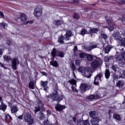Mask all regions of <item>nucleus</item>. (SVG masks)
<instances>
[{
  "mask_svg": "<svg viewBox=\"0 0 125 125\" xmlns=\"http://www.w3.org/2000/svg\"><path fill=\"white\" fill-rule=\"evenodd\" d=\"M112 37L116 40L118 43H120V45H118L116 49L117 55L116 57L117 61H121V60H124L125 61V52L123 47H125V39L121 37V34H120L119 31L114 32Z\"/></svg>",
  "mask_w": 125,
  "mask_h": 125,
  "instance_id": "nucleus-1",
  "label": "nucleus"
},
{
  "mask_svg": "<svg viewBox=\"0 0 125 125\" xmlns=\"http://www.w3.org/2000/svg\"><path fill=\"white\" fill-rule=\"evenodd\" d=\"M3 58L5 61H12V69H13V70H17V65L20 63L17 58L12 59L11 57H10L9 56L4 55L3 56Z\"/></svg>",
  "mask_w": 125,
  "mask_h": 125,
  "instance_id": "nucleus-2",
  "label": "nucleus"
},
{
  "mask_svg": "<svg viewBox=\"0 0 125 125\" xmlns=\"http://www.w3.org/2000/svg\"><path fill=\"white\" fill-rule=\"evenodd\" d=\"M46 98H51V99L53 100L54 101L60 102V101L64 98V96L62 95H58L57 91L55 90L51 94L47 96Z\"/></svg>",
  "mask_w": 125,
  "mask_h": 125,
  "instance_id": "nucleus-3",
  "label": "nucleus"
},
{
  "mask_svg": "<svg viewBox=\"0 0 125 125\" xmlns=\"http://www.w3.org/2000/svg\"><path fill=\"white\" fill-rule=\"evenodd\" d=\"M89 116L92 118L90 121L92 125H99L98 123L100 121V119L99 117H95V116H96V111H91L89 113Z\"/></svg>",
  "mask_w": 125,
  "mask_h": 125,
  "instance_id": "nucleus-4",
  "label": "nucleus"
},
{
  "mask_svg": "<svg viewBox=\"0 0 125 125\" xmlns=\"http://www.w3.org/2000/svg\"><path fill=\"white\" fill-rule=\"evenodd\" d=\"M95 58V61H93L91 64V66L93 69H97L103 63L102 60L100 58L94 57Z\"/></svg>",
  "mask_w": 125,
  "mask_h": 125,
  "instance_id": "nucleus-5",
  "label": "nucleus"
},
{
  "mask_svg": "<svg viewBox=\"0 0 125 125\" xmlns=\"http://www.w3.org/2000/svg\"><path fill=\"white\" fill-rule=\"evenodd\" d=\"M78 71L79 72V73H81L83 76V77H85L88 79H90V78L91 77V76H92V74H90L89 76H87L88 72L85 70V67L83 66H80L78 69Z\"/></svg>",
  "mask_w": 125,
  "mask_h": 125,
  "instance_id": "nucleus-6",
  "label": "nucleus"
},
{
  "mask_svg": "<svg viewBox=\"0 0 125 125\" xmlns=\"http://www.w3.org/2000/svg\"><path fill=\"white\" fill-rule=\"evenodd\" d=\"M24 118L25 122H26L28 125H33L34 124V119L32 118L30 113L25 114Z\"/></svg>",
  "mask_w": 125,
  "mask_h": 125,
  "instance_id": "nucleus-7",
  "label": "nucleus"
},
{
  "mask_svg": "<svg viewBox=\"0 0 125 125\" xmlns=\"http://www.w3.org/2000/svg\"><path fill=\"white\" fill-rule=\"evenodd\" d=\"M52 56L53 57V59H54V57L55 56H59V57H64V54H63V52H61L59 51H56V49L55 48H54L52 50V51L51 52Z\"/></svg>",
  "mask_w": 125,
  "mask_h": 125,
  "instance_id": "nucleus-8",
  "label": "nucleus"
},
{
  "mask_svg": "<svg viewBox=\"0 0 125 125\" xmlns=\"http://www.w3.org/2000/svg\"><path fill=\"white\" fill-rule=\"evenodd\" d=\"M21 20L22 22L24 23V24H32L33 21H27V16L25 15L24 13H21Z\"/></svg>",
  "mask_w": 125,
  "mask_h": 125,
  "instance_id": "nucleus-9",
  "label": "nucleus"
},
{
  "mask_svg": "<svg viewBox=\"0 0 125 125\" xmlns=\"http://www.w3.org/2000/svg\"><path fill=\"white\" fill-rule=\"evenodd\" d=\"M103 76V75L101 73H99L97 75L96 77L95 78V80L94 82V84L97 85L99 83V82L101 81V78Z\"/></svg>",
  "mask_w": 125,
  "mask_h": 125,
  "instance_id": "nucleus-10",
  "label": "nucleus"
},
{
  "mask_svg": "<svg viewBox=\"0 0 125 125\" xmlns=\"http://www.w3.org/2000/svg\"><path fill=\"white\" fill-rule=\"evenodd\" d=\"M34 14L35 17H40V16H42V9H40L39 8H36L35 9V12Z\"/></svg>",
  "mask_w": 125,
  "mask_h": 125,
  "instance_id": "nucleus-11",
  "label": "nucleus"
},
{
  "mask_svg": "<svg viewBox=\"0 0 125 125\" xmlns=\"http://www.w3.org/2000/svg\"><path fill=\"white\" fill-rule=\"evenodd\" d=\"M38 104L39 105L38 106H36L35 108V114H37L38 112H40V110L41 109V108H43V104H42V101H39L38 102Z\"/></svg>",
  "mask_w": 125,
  "mask_h": 125,
  "instance_id": "nucleus-12",
  "label": "nucleus"
},
{
  "mask_svg": "<svg viewBox=\"0 0 125 125\" xmlns=\"http://www.w3.org/2000/svg\"><path fill=\"white\" fill-rule=\"evenodd\" d=\"M80 89L83 92H85L87 89H88V85L85 83H82L80 85Z\"/></svg>",
  "mask_w": 125,
  "mask_h": 125,
  "instance_id": "nucleus-13",
  "label": "nucleus"
},
{
  "mask_svg": "<svg viewBox=\"0 0 125 125\" xmlns=\"http://www.w3.org/2000/svg\"><path fill=\"white\" fill-rule=\"evenodd\" d=\"M48 82L47 81H41V86H42L44 88V90L47 92L48 90V87L47 86V85Z\"/></svg>",
  "mask_w": 125,
  "mask_h": 125,
  "instance_id": "nucleus-14",
  "label": "nucleus"
},
{
  "mask_svg": "<svg viewBox=\"0 0 125 125\" xmlns=\"http://www.w3.org/2000/svg\"><path fill=\"white\" fill-rule=\"evenodd\" d=\"M105 19L106 20V23L109 25V26H113V27L116 26V24H115V22H113L112 19H108V17L107 16L105 17Z\"/></svg>",
  "mask_w": 125,
  "mask_h": 125,
  "instance_id": "nucleus-15",
  "label": "nucleus"
},
{
  "mask_svg": "<svg viewBox=\"0 0 125 125\" xmlns=\"http://www.w3.org/2000/svg\"><path fill=\"white\" fill-rule=\"evenodd\" d=\"M66 106L65 105H62L59 104H57L55 106V109L56 111H63L64 109H65Z\"/></svg>",
  "mask_w": 125,
  "mask_h": 125,
  "instance_id": "nucleus-16",
  "label": "nucleus"
},
{
  "mask_svg": "<svg viewBox=\"0 0 125 125\" xmlns=\"http://www.w3.org/2000/svg\"><path fill=\"white\" fill-rule=\"evenodd\" d=\"M87 30L89 31V34L90 35H92V34H96L99 31L98 29L97 28H91L90 27H87Z\"/></svg>",
  "mask_w": 125,
  "mask_h": 125,
  "instance_id": "nucleus-17",
  "label": "nucleus"
},
{
  "mask_svg": "<svg viewBox=\"0 0 125 125\" xmlns=\"http://www.w3.org/2000/svg\"><path fill=\"white\" fill-rule=\"evenodd\" d=\"M11 111L12 114H14L15 113H17V112L19 111V108H18V106H17L16 105H12L11 107Z\"/></svg>",
  "mask_w": 125,
  "mask_h": 125,
  "instance_id": "nucleus-18",
  "label": "nucleus"
},
{
  "mask_svg": "<svg viewBox=\"0 0 125 125\" xmlns=\"http://www.w3.org/2000/svg\"><path fill=\"white\" fill-rule=\"evenodd\" d=\"M96 47H97V45L94 44L91 46H85L84 49H85L86 51H89L92 49H94V48H96Z\"/></svg>",
  "mask_w": 125,
  "mask_h": 125,
  "instance_id": "nucleus-19",
  "label": "nucleus"
},
{
  "mask_svg": "<svg viewBox=\"0 0 125 125\" xmlns=\"http://www.w3.org/2000/svg\"><path fill=\"white\" fill-rule=\"evenodd\" d=\"M77 125H89V123L88 121L78 120Z\"/></svg>",
  "mask_w": 125,
  "mask_h": 125,
  "instance_id": "nucleus-20",
  "label": "nucleus"
},
{
  "mask_svg": "<svg viewBox=\"0 0 125 125\" xmlns=\"http://www.w3.org/2000/svg\"><path fill=\"white\" fill-rule=\"evenodd\" d=\"M99 98H100V95L99 94H96L95 95H91L89 96L88 99H89V100H92V99H99Z\"/></svg>",
  "mask_w": 125,
  "mask_h": 125,
  "instance_id": "nucleus-21",
  "label": "nucleus"
},
{
  "mask_svg": "<svg viewBox=\"0 0 125 125\" xmlns=\"http://www.w3.org/2000/svg\"><path fill=\"white\" fill-rule=\"evenodd\" d=\"M70 37H72V32L70 30L66 32V34H65V41H69L70 40L69 38Z\"/></svg>",
  "mask_w": 125,
  "mask_h": 125,
  "instance_id": "nucleus-22",
  "label": "nucleus"
},
{
  "mask_svg": "<svg viewBox=\"0 0 125 125\" xmlns=\"http://www.w3.org/2000/svg\"><path fill=\"white\" fill-rule=\"evenodd\" d=\"M53 60H54V59H53V58L52 59V61H51L50 62V64L53 67H55L56 68H57V67H58L59 66L58 63L57 62H56V61H53Z\"/></svg>",
  "mask_w": 125,
  "mask_h": 125,
  "instance_id": "nucleus-23",
  "label": "nucleus"
},
{
  "mask_svg": "<svg viewBox=\"0 0 125 125\" xmlns=\"http://www.w3.org/2000/svg\"><path fill=\"white\" fill-rule=\"evenodd\" d=\"M71 69L72 70V74L74 78L75 79H77V77H76V74H75V70H76V66H75V64L74 63H71Z\"/></svg>",
  "mask_w": 125,
  "mask_h": 125,
  "instance_id": "nucleus-24",
  "label": "nucleus"
},
{
  "mask_svg": "<svg viewBox=\"0 0 125 125\" xmlns=\"http://www.w3.org/2000/svg\"><path fill=\"white\" fill-rule=\"evenodd\" d=\"M111 48H113V46L112 45H108L106 46L104 50L105 53H107V54L109 53Z\"/></svg>",
  "mask_w": 125,
  "mask_h": 125,
  "instance_id": "nucleus-25",
  "label": "nucleus"
},
{
  "mask_svg": "<svg viewBox=\"0 0 125 125\" xmlns=\"http://www.w3.org/2000/svg\"><path fill=\"white\" fill-rule=\"evenodd\" d=\"M6 108H7V106L4 104L3 103H1V105H0V110H2L4 112L6 110Z\"/></svg>",
  "mask_w": 125,
  "mask_h": 125,
  "instance_id": "nucleus-26",
  "label": "nucleus"
},
{
  "mask_svg": "<svg viewBox=\"0 0 125 125\" xmlns=\"http://www.w3.org/2000/svg\"><path fill=\"white\" fill-rule=\"evenodd\" d=\"M124 82L123 81H118L116 83L117 87H123L124 86Z\"/></svg>",
  "mask_w": 125,
  "mask_h": 125,
  "instance_id": "nucleus-27",
  "label": "nucleus"
},
{
  "mask_svg": "<svg viewBox=\"0 0 125 125\" xmlns=\"http://www.w3.org/2000/svg\"><path fill=\"white\" fill-rule=\"evenodd\" d=\"M86 34H89V30L87 29V28L86 29H83L81 31V35L83 36L84 35H85Z\"/></svg>",
  "mask_w": 125,
  "mask_h": 125,
  "instance_id": "nucleus-28",
  "label": "nucleus"
},
{
  "mask_svg": "<svg viewBox=\"0 0 125 125\" xmlns=\"http://www.w3.org/2000/svg\"><path fill=\"white\" fill-rule=\"evenodd\" d=\"M110 71H109V69H106L105 70V77L106 79H109L110 78Z\"/></svg>",
  "mask_w": 125,
  "mask_h": 125,
  "instance_id": "nucleus-29",
  "label": "nucleus"
},
{
  "mask_svg": "<svg viewBox=\"0 0 125 125\" xmlns=\"http://www.w3.org/2000/svg\"><path fill=\"white\" fill-rule=\"evenodd\" d=\"M58 42L59 43H64L65 42H64V37H63V36L62 35L61 37L59 38L58 39Z\"/></svg>",
  "mask_w": 125,
  "mask_h": 125,
  "instance_id": "nucleus-30",
  "label": "nucleus"
},
{
  "mask_svg": "<svg viewBox=\"0 0 125 125\" xmlns=\"http://www.w3.org/2000/svg\"><path fill=\"white\" fill-rule=\"evenodd\" d=\"M43 125H58V122H56L54 124H51L50 123H49V121L48 120H47L46 121L43 122Z\"/></svg>",
  "mask_w": 125,
  "mask_h": 125,
  "instance_id": "nucleus-31",
  "label": "nucleus"
},
{
  "mask_svg": "<svg viewBox=\"0 0 125 125\" xmlns=\"http://www.w3.org/2000/svg\"><path fill=\"white\" fill-rule=\"evenodd\" d=\"M86 57L88 61H92L94 57L91 55L87 54Z\"/></svg>",
  "mask_w": 125,
  "mask_h": 125,
  "instance_id": "nucleus-32",
  "label": "nucleus"
},
{
  "mask_svg": "<svg viewBox=\"0 0 125 125\" xmlns=\"http://www.w3.org/2000/svg\"><path fill=\"white\" fill-rule=\"evenodd\" d=\"M7 27V24L5 22L0 23V29H5Z\"/></svg>",
  "mask_w": 125,
  "mask_h": 125,
  "instance_id": "nucleus-33",
  "label": "nucleus"
},
{
  "mask_svg": "<svg viewBox=\"0 0 125 125\" xmlns=\"http://www.w3.org/2000/svg\"><path fill=\"white\" fill-rule=\"evenodd\" d=\"M113 118L115 120H117V121H121V117L117 114H114L113 115Z\"/></svg>",
  "mask_w": 125,
  "mask_h": 125,
  "instance_id": "nucleus-34",
  "label": "nucleus"
},
{
  "mask_svg": "<svg viewBox=\"0 0 125 125\" xmlns=\"http://www.w3.org/2000/svg\"><path fill=\"white\" fill-rule=\"evenodd\" d=\"M8 119H10L11 120H12V118H11V116H10V115H9L7 113H5V120L7 123L8 122L7 120H8Z\"/></svg>",
  "mask_w": 125,
  "mask_h": 125,
  "instance_id": "nucleus-35",
  "label": "nucleus"
},
{
  "mask_svg": "<svg viewBox=\"0 0 125 125\" xmlns=\"http://www.w3.org/2000/svg\"><path fill=\"white\" fill-rule=\"evenodd\" d=\"M87 55V54H86V53L85 52H81L79 54V57H80V58H84L85 56L86 57Z\"/></svg>",
  "mask_w": 125,
  "mask_h": 125,
  "instance_id": "nucleus-36",
  "label": "nucleus"
},
{
  "mask_svg": "<svg viewBox=\"0 0 125 125\" xmlns=\"http://www.w3.org/2000/svg\"><path fill=\"white\" fill-rule=\"evenodd\" d=\"M54 23L56 25V26H59V25H61V24L63 23V21H55Z\"/></svg>",
  "mask_w": 125,
  "mask_h": 125,
  "instance_id": "nucleus-37",
  "label": "nucleus"
},
{
  "mask_svg": "<svg viewBox=\"0 0 125 125\" xmlns=\"http://www.w3.org/2000/svg\"><path fill=\"white\" fill-rule=\"evenodd\" d=\"M68 83H70L71 84H74V85H76L77 84V81L76 80L72 79L71 80H69L68 81Z\"/></svg>",
  "mask_w": 125,
  "mask_h": 125,
  "instance_id": "nucleus-38",
  "label": "nucleus"
},
{
  "mask_svg": "<svg viewBox=\"0 0 125 125\" xmlns=\"http://www.w3.org/2000/svg\"><path fill=\"white\" fill-rule=\"evenodd\" d=\"M34 82H31L29 84V87L31 89H34L35 88V86H34Z\"/></svg>",
  "mask_w": 125,
  "mask_h": 125,
  "instance_id": "nucleus-39",
  "label": "nucleus"
},
{
  "mask_svg": "<svg viewBox=\"0 0 125 125\" xmlns=\"http://www.w3.org/2000/svg\"><path fill=\"white\" fill-rule=\"evenodd\" d=\"M112 59V57H108V56H105L104 57V61L105 62H109L110 60Z\"/></svg>",
  "mask_w": 125,
  "mask_h": 125,
  "instance_id": "nucleus-40",
  "label": "nucleus"
},
{
  "mask_svg": "<svg viewBox=\"0 0 125 125\" xmlns=\"http://www.w3.org/2000/svg\"><path fill=\"white\" fill-rule=\"evenodd\" d=\"M39 116L40 120H43V118H44V114H43L42 112H40Z\"/></svg>",
  "mask_w": 125,
  "mask_h": 125,
  "instance_id": "nucleus-41",
  "label": "nucleus"
},
{
  "mask_svg": "<svg viewBox=\"0 0 125 125\" xmlns=\"http://www.w3.org/2000/svg\"><path fill=\"white\" fill-rule=\"evenodd\" d=\"M75 64L76 66H80L81 65V61L79 60H76L75 61Z\"/></svg>",
  "mask_w": 125,
  "mask_h": 125,
  "instance_id": "nucleus-42",
  "label": "nucleus"
},
{
  "mask_svg": "<svg viewBox=\"0 0 125 125\" xmlns=\"http://www.w3.org/2000/svg\"><path fill=\"white\" fill-rule=\"evenodd\" d=\"M101 37L102 38L104 39L105 41H106L107 40V38H108V36H107L105 34H102Z\"/></svg>",
  "mask_w": 125,
  "mask_h": 125,
  "instance_id": "nucleus-43",
  "label": "nucleus"
},
{
  "mask_svg": "<svg viewBox=\"0 0 125 125\" xmlns=\"http://www.w3.org/2000/svg\"><path fill=\"white\" fill-rule=\"evenodd\" d=\"M74 19H76L77 20H78V19L80 18V16L78 14H74Z\"/></svg>",
  "mask_w": 125,
  "mask_h": 125,
  "instance_id": "nucleus-44",
  "label": "nucleus"
},
{
  "mask_svg": "<svg viewBox=\"0 0 125 125\" xmlns=\"http://www.w3.org/2000/svg\"><path fill=\"white\" fill-rule=\"evenodd\" d=\"M104 28H107V29H108L110 32H112V31H114V27H113L104 26Z\"/></svg>",
  "mask_w": 125,
  "mask_h": 125,
  "instance_id": "nucleus-45",
  "label": "nucleus"
},
{
  "mask_svg": "<svg viewBox=\"0 0 125 125\" xmlns=\"http://www.w3.org/2000/svg\"><path fill=\"white\" fill-rule=\"evenodd\" d=\"M71 89L73 90V91H75V92H78V90L77 89V88H76V87L74 86H72L71 87Z\"/></svg>",
  "mask_w": 125,
  "mask_h": 125,
  "instance_id": "nucleus-46",
  "label": "nucleus"
},
{
  "mask_svg": "<svg viewBox=\"0 0 125 125\" xmlns=\"http://www.w3.org/2000/svg\"><path fill=\"white\" fill-rule=\"evenodd\" d=\"M7 44H8V45H11V44H13V43H12V41L10 42V41L9 40H8L7 41Z\"/></svg>",
  "mask_w": 125,
  "mask_h": 125,
  "instance_id": "nucleus-47",
  "label": "nucleus"
},
{
  "mask_svg": "<svg viewBox=\"0 0 125 125\" xmlns=\"http://www.w3.org/2000/svg\"><path fill=\"white\" fill-rule=\"evenodd\" d=\"M112 69L114 70V72H116L117 71V68L116 67V66H115V65L112 66Z\"/></svg>",
  "mask_w": 125,
  "mask_h": 125,
  "instance_id": "nucleus-48",
  "label": "nucleus"
},
{
  "mask_svg": "<svg viewBox=\"0 0 125 125\" xmlns=\"http://www.w3.org/2000/svg\"><path fill=\"white\" fill-rule=\"evenodd\" d=\"M122 21L123 22V23L124 25H125V18H124V17H122Z\"/></svg>",
  "mask_w": 125,
  "mask_h": 125,
  "instance_id": "nucleus-49",
  "label": "nucleus"
},
{
  "mask_svg": "<svg viewBox=\"0 0 125 125\" xmlns=\"http://www.w3.org/2000/svg\"><path fill=\"white\" fill-rule=\"evenodd\" d=\"M119 79V77L117 75H114V80L116 81V80H118Z\"/></svg>",
  "mask_w": 125,
  "mask_h": 125,
  "instance_id": "nucleus-50",
  "label": "nucleus"
},
{
  "mask_svg": "<svg viewBox=\"0 0 125 125\" xmlns=\"http://www.w3.org/2000/svg\"><path fill=\"white\" fill-rule=\"evenodd\" d=\"M0 67H2L4 68V69H6V67L5 66H3V64L1 63V62H0Z\"/></svg>",
  "mask_w": 125,
  "mask_h": 125,
  "instance_id": "nucleus-51",
  "label": "nucleus"
},
{
  "mask_svg": "<svg viewBox=\"0 0 125 125\" xmlns=\"http://www.w3.org/2000/svg\"><path fill=\"white\" fill-rule=\"evenodd\" d=\"M0 16H1V17H4V15L3 14V13L0 11Z\"/></svg>",
  "mask_w": 125,
  "mask_h": 125,
  "instance_id": "nucleus-52",
  "label": "nucleus"
},
{
  "mask_svg": "<svg viewBox=\"0 0 125 125\" xmlns=\"http://www.w3.org/2000/svg\"><path fill=\"white\" fill-rule=\"evenodd\" d=\"M42 74L43 76H45L46 77H47V73L44 72H42Z\"/></svg>",
  "mask_w": 125,
  "mask_h": 125,
  "instance_id": "nucleus-53",
  "label": "nucleus"
},
{
  "mask_svg": "<svg viewBox=\"0 0 125 125\" xmlns=\"http://www.w3.org/2000/svg\"><path fill=\"white\" fill-rule=\"evenodd\" d=\"M47 112V116H50V110H48Z\"/></svg>",
  "mask_w": 125,
  "mask_h": 125,
  "instance_id": "nucleus-54",
  "label": "nucleus"
},
{
  "mask_svg": "<svg viewBox=\"0 0 125 125\" xmlns=\"http://www.w3.org/2000/svg\"><path fill=\"white\" fill-rule=\"evenodd\" d=\"M2 52H3V50L0 49V55H2Z\"/></svg>",
  "mask_w": 125,
  "mask_h": 125,
  "instance_id": "nucleus-55",
  "label": "nucleus"
},
{
  "mask_svg": "<svg viewBox=\"0 0 125 125\" xmlns=\"http://www.w3.org/2000/svg\"><path fill=\"white\" fill-rule=\"evenodd\" d=\"M121 1V3H125V0H120Z\"/></svg>",
  "mask_w": 125,
  "mask_h": 125,
  "instance_id": "nucleus-56",
  "label": "nucleus"
},
{
  "mask_svg": "<svg viewBox=\"0 0 125 125\" xmlns=\"http://www.w3.org/2000/svg\"><path fill=\"white\" fill-rule=\"evenodd\" d=\"M74 51H76V50H78V46H75L74 47Z\"/></svg>",
  "mask_w": 125,
  "mask_h": 125,
  "instance_id": "nucleus-57",
  "label": "nucleus"
},
{
  "mask_svg": "<svg viewBox=\"0 0 125 125\" xmlns=\"http://www.w3.org/2000/svg\"><path fill=\"white\" fill-rule=\"evenodd\" d=\"M73 122H74V123H76V121H77V119H76V118H75V117H73Z\"/></svg>",
  "mask_w": 125,
  "mask_h": 125,
  "instance_id": "nucleus-58",
  "label": "nucleus"
},
{
  "mask_svg": "<svg viewBox=\"0 0 125 125\" xmlns=\"http://www.w3.org/2000/svg\"><path fill=\"white\" fill-rule=\"evenodd\" d=\"M122 35L125 38V32L124 31L123 33H122Z\"/></svg>",
  "mask_w": 125,
  "mask_h": 125,
  "instance_id": "nucleus-59",
  "label": "nucleus"
},
{
  "mask_svg": "<svg viewBox=\"0 0 125 125\" xmlns=\"http://www.w3.org/2000/svg\"><path fill=\"white\" fill-rule=\"evenodd\" d=\"M22 115H21V116H20L18 117V118H19L20 120H22Z\"/></svg>",
  "mask_w": 125,
  "mask_h": 125,
  "instance_id": "nucleus-60",
  "label": "nucleus"
},
{
  "mask_svg": "<svg viewBox=\"0 0 125 125\" xmlns=\"http://www.w3.org/2000/svg\"><path fill=\"white\" fill-rule=\"evenodd\" d=\"M0 102H1V103H3L2 98H1V97H0Z\"/></svg>",
  "mask_w": 125,
  "mask_h": 125,
  "instance_id": "nucleus-61",
  "label": "nucleus"
},
{
  "mask_svg": "<svg viewBox=\"0 0 125 125\" xmlns=\"http://www.w3.org/2000/svg\"><path fill=\"white\" fill-rule=\"evenodd\" d=\"M123 75L124 76V77H125V70H124L123 71Z\"/></svg>",
  "mask_w": 125,
  "mask_h": 125,
  "instance_id": "nucleus-62",
  "label": "nucleus"
},
{
  "mask_svg": "<svg viewBox=\"0 0 125 125\" xmlns=\"http://www.w3.org/2000/svg\"><path fill=\"white\" fill-rule=\"evenodd\" d=\"M74 2H76V3H78V2H79V0H74Z\"/></svg>",
  "mask_w": 125,
  "mask_h": 125,
  "instance_id": "nucleus-63",
  "label": "nucleus"
},
{
  "mask_svg": "<svg viewBox=\"0 0 125 125\" xmlns=\"http://www.w3.org/2000/svg\"><path fill=\"white\" fill-rule=\"evenodd\" d=\"M0 39H1V37L0 36Z\"/></svg>",
  "mask_w": 125,
  "mask_h": 125,
  "instance_id": "nucleus-64",
  "label": "nucleus"
}]
</instances>
